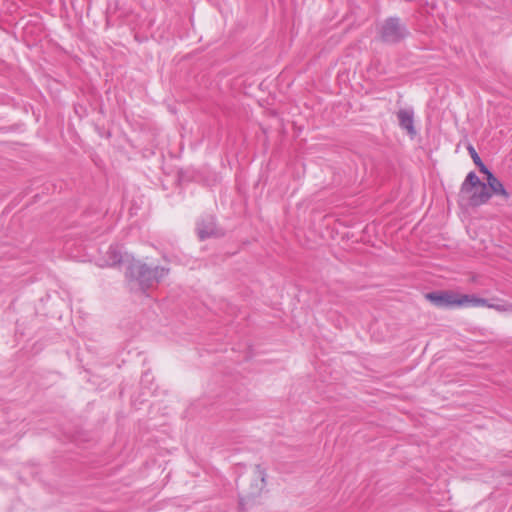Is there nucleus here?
Returning <instances> with one entry per match:
<instances>
[{
	"label": "nucleus",
	"mask_w": 512,
	"mask_h": 512,
	"mask_svg": "<svg viewBox=\"0 0 512 512\" xmlns=\"http://www.w3.org/2000/svg\"><path fill=\"white\" fill-rule=\"evenodd\" d=\"M461 306L470 305V306H487L488 299L480 298L476 295H468V294H460Z\"/></svg>",
	"instance_id": "9d476101"
},
{
	"label": "nucleus",
	"mask_w": 512,
	"mask_h": 512,
	"mask_svg": "<svg viewBox=\"0 0 512 512\" xmlns=\"http://www.w3.org/2000/svg\"><path fill=\"white\" fill-rule=\"evenodd\" d=\"M107 263L110 266H115L122 262V254L117 246L111 245L107 251Z\"/></svg>",
	"instance_id": "9b49d317"
},
{
	"label": "nucleus",
	"mask_w": 512,
	"mask_h": 512,
	"mask_svg": "<svg viewBox=\"0 0 512 512\" xmlns=\"http://www.w3.org/2000/svg\"><path fill=\"white\" fill-rule=\"evenodd\" d=\"M486 307L494 309L498 312L512 311V304L504 300H499L497 303H492L488 300V305Z\"/></svg>",
	"instance_id": "ddd939ff"
},
{
	"label": "nucleus",
	"mask_w": 512,
	"mask_h": 512,
	"mask_svg": "<svg viewBox=\"0 0 512 512\" xmlns=\"http://www.w3.org/2000/svg\"><path fill=\"white\" fill-rule=\"evenodd\" d=\"M196 232L201 241L208 238H221L225 235V230L217 225L213 215L202 217L196 224Z\"/></svg>",
	"instance_id": "20e7f679"
},
{
	"label": "nucleus",
	"mask_w": 512,
	"mask_h": 512,
	"mask_svg": "<svg viewBox=\"0 0 512 512\" xmlns=\"http://www.w3.org/2000/svg\"><path fill=\"white\" fill-rule=\"evenodd\" d=\"M425 298L438 308L461 306L460 294L451 290L429 292Z\"/></svg>",
	"instance_id": "39448f33"
},
{
	"label": "nucleus",
	"mask_w": 512,
	"mask_h": 512,
	"mask_svg": "<svg viewBox=\"0 0 512 512\" xmlns=\"http://www.w3.org/2000/svg\"><path fill=\"white\" fill-rule=\"evenodd\" d=\"M266 472L260 464L255 466L254 477L251 479L249 487H247V479L241 478L237 483L239 489V509L241 512L253 502L254 498L259 496L265 486Z\"/></svg>",
	"instance_id": "f03ea898"
},
{
	"label": "nucleus",
	"mask_w": 512,
	"mask_h": 512,
	"mask_svg": "<svg viewBox=\"0 0 512 512\" xmlns=\"http://www.w3.org/2000/svg\"><path fill=\"white\" fill-rule=\"evenodd\" d=\"M487 186L492 195H500L505 200L510 198L509 192L505 189L502 182L490 171L486 174Z\"/></svg>",
	"instance_id": "6e6552de"
},
{
	"label": "nucleus",
	"mask_w": 512,
	"mask_h": 512,
	"mask_svg": "<svg viewBox=\"0 0 512 512\" xmlns=\"http://www.w3.org/2000/svg\"><path fill=\"white\" fill-rule=\"evenodd\" d=\"M379 35L382 42L396 44L404 40L409 35V31L399 18L389 17L382 24Z\"/></svg>",
	"instance_id": "7ed1b4c3"
},
{
	"label": "nucleus",
	"mask_w": 512,
	"mask_h": 512,
	"mask_svg": "<svg viewBox=\"0 0 512 512\" xmlns=\"http://www.w3.org/2000/svg\"><path fill=\"white\" fill-rule=\"evenodd\" d=\"M467 150L474 162V164L478 167L479 171L483 174H487L488 172H490V170L487 168V166L483 163V161L481 160L480 156L478 155L477 151L475 150V148L469 144L468 147H467Z\"/></svg>",
	"instance_id": "f8f14e48"
},
{
	"label": "nucleus",
	"mask_w": 512,
	"mask_h": 512,
	"mask_svg": "<svg viewBox=\"0 0 512 512\" xmlns=\"http://www.w3.org/2000/svg\"><path fill=\"white\" fill-rule=\"evenodd\" d=\"M168 272L169 269L163 266L150 267L139 260H132L127 266L125 275L129 281L136 282L141 291L146 292L157 285Z\"/></svg>",
	"instance_id": "f257e3e1"
},
{
	"label": "nucleus",
	"mask_w": 512,
	"mask_h": 512,
	"mask_svg": "<svg viewBox=\"0 0 512 512\" xmlns=\"http://www.w3.org/2000/svg\"><path fill=\"white\" fill-rule=\"evenodd\" d=\"M483 182L479 179V177L476 175L474 171H471L467 174L464 182L461 185V193L470 194L472 190L479 185H481Z\"/></svg>",
	"instance_id": "1a4fd4ad"
},
{
	"label": "nucleus",
	"mask_w": 512,
	"mask_h": 512,
	"mask_svg": "<svg viewBox=\"0 0 512 512\" xmlns=\"http://www.w3.org/2000/svg\"><path fill=\"white\" fill-rule=\"evenodd\" d=\"M475 189L476 190L471 194L469 198V203L471 206L476 207L485 204L492 197V193L489 191L487 184L484 182Z\"/></svg>",
	"instance_id": "0eeeda50"
},
{
	"label": "nucleus",
	"mask_w": 512,
	"mask_h": 512,
	"mask_svg": "<svg viewBox=\"0 0 512 512\" xmlns=\"http://www.w3.org/2000/svg\"><path fill=\"white\" fill-rule=\"evenodd\" d=\"M397 119L399 126L406 130L411 137L416 135L417 131L414 126V112L412 109H400L397 112Z\"/></svg>",
	"instance_id": "423d86ee"
}]
</instances>
